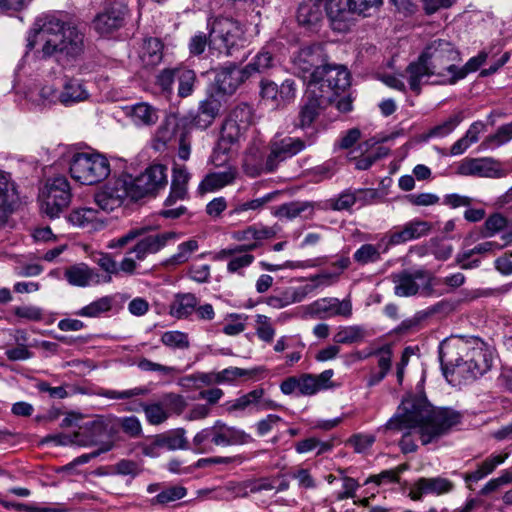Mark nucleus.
Masks as SVG:
<instances>
[{
    "label": "nucleus",
    "mask_w": 512,
    "mask_h": 512,
    "mask_svg": "<svg viewBox=\"0 0 512 512\" xmlns=\"http://www.w3.org/2000/svg\"><path fill=\"white\" fill-rule=\"evenodd\" d=\"M147 393L148 389L145 387H135L124 391L98 389V396H103L109 399H129L136 396L146 395Z\"/></svg>",
    "instance_id": "e2e57ef3"
},
{
    "label": "nucleus",
    "mask_w": 512,
    "mask_h": 512,
    "mask_svg": "<svg viewBox=\"0 0 512 512\" xmlns=\"http://www.w3.org/2000/svg\"><path fill=\"white\" fill-rule=\"evenodd\" d=\"M274 198L273 193H268L263 197L253 199L246 202H235L231 205L228 216L231 218H239L242 214L248 211H257L262 209L268 202Z\"/></svg>",
    "instance_id": "79ce46f5"
},
{
    "label": "nucleus",
    "mask_w": 512,
    "mask_h": 512,
    "mask_svg": "<svg viewBox=\"0 0 512 512\" xmlns=\"http://www.w3.org/2000/svg\"><path fill=\"white\" fill-rule=\"evenodd\" d=\"M512 140V122L501 125L494 134L487 136L484 144L488 147H500Z\"/></svg>",
    "instance_id": "13d9d810"
},
{
    "label": "nucleus",
    "mask_w": 512,
    "mask_h": 512,
    "mask_svg": "<svg viewBox=\"0 0 512 512\" xmlns=\"http://www.w3.org/2000/svg\"><path fill=\"white\" fill-rule=\"evenodd\" d=\"M167 184V168L162 164L149 166L131 182L126 183L115 179L110 191L98 193V209L111 212L119 208L125 197L139 200L149 195H155Z\"/></svg>",
    "instance_id": "39448f33"
},
{
    "label": "nucleus",
    "mask_w": 512,
    "mask_h": 512,
    "mask_svg": "<svg viewBox=\"0 0 512 512\" xmlns=\"http://www.w3.org/2000/svg\"><path fill=\"white\" fill-rule=\"evenodd\" d=\"M64 277L70 285L85 287L94 277V271L85 263H78L68 267Z\"/></svg>",
    "instance_id": "e433bc0d"
},
{
    "label": "nucleus",
    "mask_w": 512,
    "mask_h": 512,
    "mask_svg": "<svg viewBox=\"0 0 512 512\" xmlns=\"http://www.w3.org/2000/svg\"><path fill=\"white\" fill-rule=\"evenodd\" d=\"M510 482H512V471L505 470L499 477L489 480L479 491V494L488 496Z\"/></svg>",
    "instance_id": "69168bd1"
},
{
    "label": "nucleus",
    "mask_w": 512,
    "mask_h": 512,
    "mask_svg": "<svg viewBox=\"0 0 512 512\" xmlns=\"http://www.w3.org/2000/svg\"><path fill=\"white\" fill-rule=\"evenodd\" d=\"M294 66L304 81L311 82L315 70L322 68L325 57L320 46H308L299 50L294 57Z\"/></svg>",
    "instance_id": "dca6fc26"
},
{
    "label": "nucleus",
    "mask_w": 512,
    "mask_h": 512,
    "mask_svg": "<svg viewBox=\"0 0 512 512\" xmlns=\"http://www.w3.org/2000/svg\"><path fill=\"white\" fill-rule=\"evenodd\" d=\"M463 116L461 113L450 116L447 120L434 126L428 132V137H445L452 133L455 128L462 122Z\"/></svg>",
    "instance_id": "4d7b16f0"
},
{
    "label": "nucleus",
    "mask_w": 512,
    "mask_h": 512,
    "mask_svg": "<svg viewBox=\"0 0 512 512\" xmlns=\"http://www.w3.org/2000/svg\"><path fill=\"white\" fill-rule=\"evenodd\" d=\"M198 298L192 293L178 294L171 306V314L179 319L187 318L198 305Z\"/></svg>",
    "instance_id": "a19ab883"
},
{
    "label": "nucleus",
    "mask_w": 512,
    "mask_h": 512,
    "mask_svg": "<svg viewBox=\"0 0 512 512\" xmlns=\"http://www.w3.org/2000/svg\"><path fill=\"white\" fill-rule=\"evenodd\" d=\"M460 419L458 412L435 408L423 395H408L382 429L400 432L418 428L422 444L427 445L458 424Z\"/></svg>",
    "instance_id": "f257e3e1"
},
{
    "label": "nucleus",
    "mask_w": 512,
    "mask_h": 512,
    "mask_svg": "<svg viewBox=\"0 0 512 512\" xmlns=\"http://www.w3.org/2000/svg\"><path fill=\"white\" fill-rule=\"evenodd\" d=\"M246 130L232 120L226 119L222 125L219 145L225 150H229L230 146L238 143L244 136Z\"/></svg>",
    "instance_id": "c03bdc74"
},
{
    "label": "nucleus",
    "mask_w": 512,
    "mask_h": 512,
    "mask_svg": "<svg viewBox=\"0 0 512 512\" xmlns=\"http://www.w3.org/2000/svg\"><path fill=\"white\" fill-rule=\"evenodd\" d=\"M140 464L133 460L122 459L113 466V473L135 478L142 472Z\"/></svg>",
    "instance_id": "338daca9"
},
{
    "label": "nucleus",
    "mask_w": 512,
    "mask_h": 512,
    "mask_svg": "<svg viewBox=\"0 0 512 512\" xmlns=\"http://www.w3.org/2000/svg\"><path fill=\"white\" fill-rule=\"evenodd\" d=\"M289 476L297 481L300 489H315L317 481L307 468H295L289 472Z\"/></svg>",
    "instance_id": "680f3d73"
},
{
    "label": "nucleus",
    "mask_w": 512,
    "mask_h": 512,
    "mask_svg": "<svg viewBox=\"0 0 512 512\" xmlns=\"http://www.w3.org/2000/svg\"><path fill=\"white\" fill-rule=\"evenodd\" d=\"M252 117L253 111L251 106L246 103H242L232 109L226 119L232 120L234 124H237L247 130L252 122Z\"/></svg>",
    "instance_id": "3c124183"
},
{
    "label": "nucleus",
    "mask_w": 512,
    "mask_h": 512,
    "mask_svg": "<svg viewBox=\"0 0 512 512\" xmlns=\"http://www.w3.org/2000/svg\"><path fill=\"white\" fill-rule=\"evenodd\" d=\"M178 96L185 98L190 96L194 91V84L196 82V74L193 70L186 67L178 66Z\"/></svg>",
    "instance_id": "de8ad7c7"
},
{
    "label": "nucleus",
    "mask_w": 512,
    "mask_h": 512,
    "mask_svg": "<svg viewBox=\"0 0 512 512\" xmlns=\"http://www.w3.org/2000/svg\"><path fill=\"white\" fill-rule=\"evenodd\" d=\"M274 66L273 55L265 50H260L252 60L244 67L248 77L254 74L265 73Z\"/></svg>",
    "instance_id": "37998d69"
},
{
    "label": "nucleus",
    "mask_w": 512,
    "mask_h": 512,
    "mask_svg": "<svg viewBox=\"0 0 512 512\" xmlns=\"http://www.w3.org/2000/svg\"><path fill=\"white\" fill-rule=\"evenodd\" d=\"M126 115L136 126H152L159 119V111L147 102H139L125 108Z\"/></svg>",
    "instance_id": "393cba45"
},
{
    "label": "nucleus",
    "mask_w": 512,
    "mask_h": 512,
    "mask_svg": "<svg viewBox=\"0 0 512 512\" xmlns=\"http://www.w3.org/2000/svg\"><path fill=\"white\" fill-rule=\"evenodd\" d=\"M220 108V101L213 96H209L201 101L199 104L198 113L194 118L195 125L201 129H206L209 127L214 119L218 116Z\"/></svg>",
    "instance_id": "c85d7f7f"
},
{
    "label": "nucleus",
    "mask_w": 512,
    "mask_h": 512,
    "mask_svg": "<svg viewBox=\"0 0 512 512\" xmlns=\"http://www.w3.org/2000/svg\"><path fill=\"white\" fill-rule=\"evenodd\" d=\"M365 337V331L360 326H347L340 329L334 336V341L340 344L360 342Z\"/></svg>",
    "instance_id": "864d4df0"
},
{
    "label": "nucleus",
    "mask_w": 512,
    "mask_h": 512,
    "mask_svg": "<svg viewBox=\"0 0 512 512\" xmlns=\"http://www.w3.org/2000/svg\"><path fill=\"white\" fill-rule=\"evenodd\" d=\"M68 220L74 226L81 228L93 226L96 220V210L87 207L75 209L70 213Z\"/></svg>",
    "instance_id": "5fc2aeb1"
},
{
    "label": "nucleus",
    "mask_w": 512,
    "mask_h": 512,
    "mask_svg": "<svg viewBox=\"0 0 512 512\" xmlns=\"http://www.w3.org/2000/svg\"><path fill=\"white\" fill-rule=\"evenodd\" d=\"M37 41L42 42V48L38 51L41 58L56 57L57 61H73L85 50L84 34L54 15L36 20L34 34L28 38V50H32Z\"/></svg>",
    "instance_id": "7ed1b4c3"
},
{
    "label": "nucleus",
    "mask_w": 512,
    "mask_h": 512,
    "mask_svg": "<svg viewBox=\"0 0 512 512\" xmlns=\"http://www.w3.org/2000/svg\"><path fill=\"white\" fill-rule=\"evenodd\" d=\"M47 442H54L56 445L76 444L78 446H92L96 442V436L93 431L87 433L86 429H80L72 436L64 434L48 435Z\"/></svg>",
    "instance_id": "72a5a7b5"
},
{
    "label": "nucleus",
    "mask_w": 512,
    "mask_h": 512,
    "mask_svg": "<svg viewBox=\"0 0 512 512\" xmlns=\"http://www.w3.org/2000/svg\"><path fill=\"white\" fill-rule=\"evenodd\" d=\"M460 61V53L452 43L443 39L433 40L405 70L410 89L419 94L424 80L431 76L439 77L441 84H454L451 78L456 74Z\"/></svg>",
    "instance_id": "20e7f679"
},
{
    "label": "nucleus",
    "mask_w": 512,
    "mask_h": 512,
    "mask_svg": "<svg viewBox=\"0 0 512 512\" xmlns=\"http://www.w3.org/2000/svg\"><path fill=\"white\" fill-rule=\"evenodd\" d=\"M263 395L264 389L257 388L235 400L227 401L224 403L223 407L228 413L245 411L252 406H257L260 403L261 398H263Z\"/></svg>",
    "instance_id": "4c0bfd02"
},
{
    "label": "nucleus",
    "mask_w": 512,
    "mask_h": 512,
    "mask_svg": "<svg viewBox=\"0 0 512 512\" xmlns=\"http://www.w3.org/2000/svg\"><path fill=\"white\" fill-rule=\"evenodd\" d=\"M248 78L244 68H240L236 64H229L219 69L215 77V84L219 92L231 95Z\"/></svg>",
    "instance_id": "aec40b11"
},
{
    "label": "nucleus",
    "mask_w": 512,
    "mask_h": 512,
    "mask_svg": "<svg viewBox=\"0 0 512 512\" xmlns=\"http://www.w3.org/2000/svg\"><path fill=\"white\" fill-rule=\"evenodd\" d=\"M161 342L171 348L185 350L190 346L188 335L181 331H166L161 336Z\"/></svg>",
    "instance_id": "6e6d98bb"
},
{
    "label": "nucleus",
    "mask_w": 512,
    "mask_h": 512,
    "mask_svg": "<svg viewBox=\"0 0 512 512\" xmlns=\"http://www.w3.org/2000/svg\"><path fill=\"white\" fill-rule=\"evenodd\" d=\"M199 248L198 241L189 239L177 247V252L164 261L165 266L175 267L186 263Z\"/></svg>",
    "instance_id": "a18cd8bd"
},
{
    "label": "nucleus",
    "mask_w": 512,
    "mask_h": 512,
    "mask_svg": "<svg viewBox=\"0 0 512 512\" xmlns=\"http://www.w3.org/2000/svg\"><path fill=\"white\" fill-rule=\"evenodd\" d=\"M309 310L311 314L321 319L333 316L350 317L352 314V304L349 299L322 298L314 301L309 306Z\"/></svg>",
    "instance_id": "6ab92c4d"
},
{
    "label": "nucleus",
    "mask_w": 512,
    "mask_h": 512,
    "mask_svg": "<svg viewBox=\"0 0 512 512\" xmlns=\"http://www.w3.org/2000/svg\"><path fill=\"white\" fill-rule=\"evenodd\" d=\"M273 488L274 479L269 477H260L238 483L235 486L234 491L238 497H247L249 494L269 491L273 490Z\"/></svg>",
    "instance_id": "c9c22d12"
},
{
    "label": "nucleus",
    "mask_w": 512,
    "mask_h": 512,
    "mask_svg": "<svg viewBox=\"0 0 512 512\" xmlns=\"http://www.w3.org/2000/svg\"><path fill=\"white\" fill-rule=\"evenodd\" d=\"M262 371V368H253V369H243L239 367H229L223 369L220 372H217L220 383L224 382H232L236 378L240 377H249L252 378L256 376L259 372Z\"/></svg>",
    "instance_id": "bf43d9fd"
},
{
    "label": "nucleus",
    "mask_w": 512,
    "mask_h": 512,
    "mask_svg": "<svg viewBox=\"0 0 512 512\" xmlns=\"http://www.w3.org/2000/svg\"><path fill=\"white\" fill-rule=\"evenodd\" d=\"M314 142V135H309L304 139L291 136L274 138L270 142V153L265 164H262L258 150L250 149L244 158V170L252 177L260 175L263 170L273 172L281 162L302 152L307 146L313 145Z\"/></svg>",
    "instance_id": "423d86ee"
},
{
    "label": "nucleus",
    "mask_w": 512,
    "mask_h": 512,
    "mask_svg": "<svg viewBox=\"0 0 512 512\" xmlns=\"http://www.w3.org/2000/svg\"><path fill=\"white\" fill-rule=\"evenodd\" d=\"M367 356H378L379 371L386 374L391 368L392 350L389 345L382 346L375 350H369Z\"/></svg>",
    "instance_id": "0e129e2a"
},
{
    "label": "nucleus",
    "mask_w": 512,
    "mask_h": 512,
    "mask_svg": "<svg viewBox=\"0 0 512 512\" xmlns=\"http://www.w3.org/2000/svg\"><path fill=\"white\" fill-rule=\"evenodd\" d=\"M394 293L398 297H410L418 293L429 296L433 291L431 276L424 270H402L391 275Z\"/></svg>",
    "instance_id": "f8f14e48"
},
{
    "label": "nucleus",
    "mask_w": 512,
    "mask_h": 512,
    "mask_svg": "<svg viewBox=\"0 0 512 512\" xmlns=\"http://www.w3.org/2000/svg\"><path fill=\"white\" fill-rule=\"evenodd\" d=\"M256 334L258 338L264 342H272L275 336V329L271 324L270 318L266 315H256Z\"/></svg>",
    "instance_id": "052dcab7"
},
{
    "label": "nucleus",
    "mask_w": 512,
    "mask_h": 512,
    "mask_svg": "<svg viewBox=\"0 0 512 512\" xmlns=\"http://www.w3.org/2000/svg\"><path fill=\"white\" fill-rule=\"evenodd\" d=\"M387 244L388 239L385 234L376 245L363 244L355 251L353 258L355 262L361 265L377 262L381 259V254L386 253L390 249L385 248Z\"/></svg>",
    "instance_id": "cd10ccee"
},
{
    "label": "nucleus",
    "mask_w": 512,
    "mask_h": 512,
    "mask_svg": "<svg viewBox=\"0 0 512 512\" xmlns=\"http://www.w3.org/2000/svg\"><path fill=\"white\" fill-rule=\"evenodd\" d=\"M334 371L332 369L324 370L318 375L303 373L299 376V394L303 396H312L322 390L333 388L332 381Z\"/></svg>",
    "instance_id": "4be33fe9"
},
{
    "label": "nucleus",
    "mask_w": 512,
    "mask_h": 512,
    "mask_svg": "<svg viewBox=\"0 0 512 512\" xmlns=\"http://www.w3.org/2000/svg\"><path fill=\"white\" fill-rule=\"evenodd\" d=\"M208 26L210 27L209 47L226 56H232L246 42L244 29L238 21L220 17L212 23L209 22Z\"/></svg>",
    "instance_id": "6e6552de"
},
{
    "label": "nucleus",
    "mask_w": 512,
    "mask_h": 512,
    "mask_svg": "<svg viewBox=\"0 0 512 512\" xmlns=\"http://www.w3.org/2000/svg\"><path fill=\"white\" fill-rule=\"evenodd\" d=\"M179 128L178 118L175 115L167 116L156 131L154 148L156 150L164 149L175 138Z\"/></svg>",
    "instance_id": "c756f323"
},
{
    "label": "nucleus",
    "mask_w": 512,
    "mask_h": 512,
    "mask_svg": "<svg viewBox=\"0 0 512 512\" xmlns=\"http://www.w3.org/2000/svg\"><path fill=\"white\" fill-rule=\"evenodd\" d=\"M487 57L488 54L482 51L477 56L470 58L464 66L459 67L457 65L456 74H453L451 78L452 82L455 84L457 81L464 79L469 73L477 71L484 64Z\"/></svg>",
    "instance_id": "8fccbe9b"
},
{
    "label": "nucleus",
    "mask_w": 512,
    "mask_h": 512,
    "mask_svg": "<svg viewBox=\"0 0 512 512\" xmlns=\"http://www.w3.org/2000/svg\"><path fill=\"white\" fill-rule=\"evenodd\" d=\"M236 174V170L231 167L224 171L207 174L198 186L199 194L214 192L232 184L236 179Z\"/></svg>",
    "instance_id": "a878e982"
},
{
    "label": "nucleus",
    "mask_w": 512,
    "mask_h": 512,
    "mask_svg": "<svg viewBox=\"0 0 512 512\" xmlns=\"http://www.w3.org/2000/svg\"><path fill=\"white\" fill-rule=\"evenodd\" d=\"M18 199L16 186L10 175L0 172V211L11 212Z\"/></svg>",
    "instance_id": "2f4dec72"
},
{
    "label": "nucleus",
    "mask_w": 512,
    "mask_h": 512,
    "mask_svg": "<svg viewBox=\"0 0 512 512\" xmlns=\"http://www.w3.org/2000/svg\"><path fill=\"white\" fill-rule=\"evenodd\" d=\"M177 67L165 68L161 70L155 80L156 87L165 95H171L173 92V86L178 75Z\"/></svg>",
    "instance_id": "603ef678"
},
{
    "label": "nucleus",
    "mask_w": 512,
    "mask_h": 512,
    "mask_svg": "<svg viewBox=\"0 0 512 512\" xmlns=\"http://www.w3.org/2000/svg\"><path fill=\"white\" fill-rule=\"evenodd\" d=\"M63 155L69 158L71 177L84 185L96 184V170L94 154L77 152L65 147Z\"/></svg>",
    "instance_id": "ddd939ff"
},
{
    "label": "nucleus",
    "mask_w": 512,
    "mask_h": 512,
    "mask_svg": "<svg viewBox=\"0 0 512 512\" xmlns=\"http://www.w3.org/2000/svg\"><path fill=\"white\" fill-rule=\"evenodd\" d=\"M72 192L63 175L48 178L40 189L41 210L49 218H57L71 203Z\"/></svg>",
    "instance_id": "1a4fd4ad"
},
{
    "label": "nucleus",
    "mask_w": 512,
    "mask_h": 512,
    "mask_svg": "<svg viewBox=\"0 0 512 512\" xmlns=\"http://www.w3.org/2000/svg\"><path fill=\"white\" fill-rule=\"evenodd\" d=\"M112 162H117L116 159H108L104 154L98 152V183L100 182V178L107 179L112 173L113 177L109 179L103 186L98 187V193H102V191L107 190L110 191L113 186V181L115 179H119L117 177L116 170L112 167Z\"/></svg>",
    "instance_id": "49530a36"
},
{
    "label": "nucleus",
    "mask_w": 512,
    "mask_h": 512,
    "mask_svg": "<svg viewBox=\"0 0 512 512\" xmlns=\"http://www.w3.org/2000/svg\"><path fill=\"white\" fill-rule=\"evenodd\" d=\"M192 446L197 454L212 453L215 447H220L215 423L199 431L192 440Z\"/></svg>",
    "instance_id": "bb28decb"
},
{
    "label": "nucleus",
    "mask_w": 512,
    "mask_h": 512,
    "mask_svg": "<svg viewBox=\"0 0 512 512\" xmlns=\"http://www.w3.org/2000/svg\"><path fill=\"white\" fill-rule=\"evenodd\" d=\"M178 235L175 232H164L160 234L148 235L140 239L130 250L135 254V259L143 261L149 254H155L164 248L171 240H175Z\"/></svg>",
    "instance_id": "412c9836"
},
{
    "label": "nucleus",
    "mask_w": 512,
    "mask_h": 512,
    "mask_svg": "<svg viewBox=\"0 0 512 512\" xmlns=\"http://www.w3.org/2000/svg\"><path fill=\"white\" fill-rule=\"evenodd\" d=\"M439 360L445 378L451 382L455 374L465 381H473L490 370L492 353L482 341L452 337L439 346Z\"/></svg>",
    "instance_id": "f03ea898"
},
{
    "label": "nucleus",
    "mask_w": 512,
    "mask_h": 512,
    "mask_svg": "<svg viewBox=\"0 0 512 512\" xmlns=\"http://www.w3.org/2000/svg\"><path fill=\"white\" fill-rule=\"evenodd\" d=\"M457 174L479 178H500L505 175L501 163L491 157L465 158L458 167Z\"/></svg>",
    "instance_id": "4468645a"
},
{
    "label": "nucleus",
    "mask_w": 512,
    "mask_h": 512,
    "mask_svg": "<svg viewBox=\"0 0 512 512\" xmlns=\"http://www.w3.org/2000/svg\"><path fill=\"white\" fill-rule=\"evenodd\" d=\"M123 307L121 296L116 294L98 299V314L112 312L118 313Z\"/></svg>",
    "instance_id": "774afa93"
},
{
    "label": "nucleus",
    "mask_w": 512,
    "mask_h": 512,
    "mask_svg": "<svg viewBox=\"0 0 512 512\" xmlns=\"http://www.w3.org/2000/svg\"><path fill=\"white\" fill-rule=\"evenodd\" d=\"M126 6L123 2H110V6L98 14V35H108L120 28L124 22Z\"/></svg>",
    "instance_id": "5701e85b"
},
{
    "label": "nucleus",
    "mask_w": 512,
    "mask_h": 512,
    "mask_svg": "<svg viewBox=\"0 0 512 512\" xmlns=\"http://www.w3.org/2000/svg\"><path fill=\"white\" fill-rule=\"evenodd\" d=\"M215 425L220 447L244 445L253 440L251 435L246 433L244 430L234 426H229L221 420L215 421Z\"/></svg>",
    "instance_id": "b1692460"
},
{
    "label": "nucleus",
    "mask_w": 512,
    "mask_h": 512,
    "mask_svg": "<svg viewBox=\"0 0 512 512\" xmlns=\"http://www.w3.org/2000/svg\"><path fill=\"white\" fill-rule=\"evenodd\" d=\"M60 103L70 106L84 101L88 97V91L78 79H67L63 84V90L60 92Z\"/></svg>",
    "instance_id": "473e14b6"
},
{
    "label": "nucleus",
    "mask_w": 512,
    "mask_h": 512,
    "mask_svg": "<svg viewBox=\"0 0 512 512\" xmlns=\"http://www.w3.org/2000/svg\"><path fill=\"white\" fill-rule=\"evenodd\" d=\"M187 494L186 488L183 486H171L165 488L160 493H158L155 497L151 499L152 505H167L174 501L180 500L184 498Z\"/></svg>",
    "instance_id": "09e8293b"
},
{
    "label": "nucleus",
    "mask_w": 512,
    "mask_h": 512,
    "mask_svg": "<svg viewBox=\"0 0 512 512\" xmlns=\"http://www.w3.org/2000/svg\"><path fill=\"white\" fill-rule=\"evenodd\" d=\"M431 224L424 220H411L402 226L394 227L386 233L388 244L385 248L416 240L429 234Z\"/></svg>",
    "instance_id": "2eb2a0df"
},
{
    "label": "nucleus",
    "mask_w": 512,
    "mask_h": 512,
    "mask_svg": "<svg viewBox=\"0 0 512 512\" xmlns=\"http://www.w3.org/2000/svg\"><path fill=\"white\" fill-rule=\"evenodd\" d=\"M322 2H300L297 21L303 26H312L322 19Z\"/></svg>",
    "instance_id": "ea45409f"
},
{
    "label": "nucleus",
    "mask_w": 512,
    "mask_h": 512,
    "mask_svg": "<svg viewBox=\"0 0 512 512\" xmlns=\"http://www.w3.org/2000/svg\"><path fill=\"white\" fill-rule=\"evenodd\" d=\"M454 489V483L444 477L419 478L412 485L409 496L412 500H421L424 495H442L451 492Z\"/></svg>",
    "instance_id": "a211bd4d"
},
{
    "label": "nucleus",
    "mask_w": 512,
    "mask_h": 512,
    "mask_svg": "<svg viewBox=\"0 0 512 512\" xmlns=\"http://www.w3.org/2000/svg\"><path fill=\"white\" fill-rule=\"evenodd\" d=\"M332 102L329 101V96L319 95L313 93L307 87V92L303 103L299 107L298 122L296 126L304 129L310 127L318 118L320 113Z\"/></svg>",
    "instance_id": "f3484780"
},
{
    "label": "nucleus",
    "mask_w": 512,
    "mask_h": 512,
    "mask_svg": "<svg viewBox=\"0 0 512 512\" xmlns=\"http://www.w3.org/2000/svg\"><path fill=\"white\" fill-rule=\"evenodd\" d=\"M383 2H325L326 14L333 30L345 32L357 16L366 17L367 11L379 8Z\"/></svg>",
    "instance_id": "9b49d317"
},
{
    "label": "nucleus",
    "mask_w": 512,
    "mask_h": 512,
    "mask_svg": "<svg viewBox=\"0 0 512 512\" xmlns=\"http://www.w3.org/2000/svg\"><path fill=\"white\" fill-rule=\"evenodd\" d=\"M140 58L144 65H158L163 58V44L157 38L145 39L140 51Z\"/></svg>",
    "instance_id": "58836bf2"
},
{
    "label": "nucleus",
    "mask_w": 512,
    "mask_h": 512,
    "mask_svg": "<svg viewBox=\"0 0 512 512\" xmlns=\"http://www.w3.org/2000/svg\"><path fill=\"white\" fill-rule=\"evenodd\" d=\"M157 445H162L163 449L170 451L189 449L186 431L183 428L173 429L157 435Z\"/></svg>",
    "instance_id": "f704fd0d"
},
{
    "label": "nucleus",
    "mask_w": 512,
    "mask_h": 512,
    "mask_svg": "<svg viewBox=\"0 0 512 512\" xmlns=\"http://www.w3.org/2000/svg\"><path fill=\"white\" fill-rule=\"evenodd\" d=\"M350 86V73L345 66L325 63L322 68L315 70L312 81L308 82L311 92L329 96L333 102L334 97Z\"/></svg>",
    "instance_id": "9d476101"
},
{
    "label": "nucleus",
    "mask_w": 512,
    "mask_h": 512,
    "mask_svg": "<svg viewBox=\"0 0 512 512\" xmlns=\"http://www.w3.org/2000/svg\"><path fill=\"white\" fill-rule=\"evenodd\" d=\"M280 228L277 225L265 226L261 223L248 226L246 229L234 233V239L238 241H246L253 239L255 242L271 239L277 235Z\"/></svg>",
    "instance_id": "7c9ffc66"
},
{
    "label": "nucleus",
    "mask_w": 512,
    "mask_h": 512,
    "mask_svg": "<svg viewBox=\"0 0 512 512\" xmlns=\"http://www.w3.org/2000/svg\"><path fill=\"white\" fill-rule=\"evenodd\" d=\"M132 438L142 434V426L135 416L117 418L112 415H98V455L112 450L120 440L119 428Z\"/></svg>",
    "instance_id": "0eeeda50"
}]
</instances>
